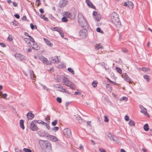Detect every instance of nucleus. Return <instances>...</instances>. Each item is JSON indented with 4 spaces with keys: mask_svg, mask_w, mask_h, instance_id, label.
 <instances>
[{
    "mask_svg": "<svg viewBox=\"0 0 152 152\" xmlns=\"http://www.w3.org/2000/svg\"><path fill=\"white\" fill-rule=\"evenodd\" d=\"M111 20L113 23L117 27H120L121 24L119 18V15L116 13H112L111 15Z\"/></svg>",
    "mask_w": 152,
    "mask_h": 152,
    "instance_id": "1",
    "label": "nucleus"
},
{
    "mask_svg": "<svg viewBox=\"0 0 152 152\" xmlns=\"http://www.w3.org/2000/svg\"><path fill=\"white\" fill-rule=\"evenodd\" d=\"M39 142L41 148L45 151H49L51 149V144L49 141L40 140Z\"/></svg>",
    "mask_w": 152,
    "mask_h": 152,
    "instance_id": "2",
    "label": "nucleus"
},
{
    "mask_svg": "<svg viewBox=\"0 0 152 152\" xmlns=\"http://www.w3.org/2000/svg\"><path fill=\"white\" fill-rule=\"evenodd\" d=\"M24 40L27 44L29 46L31 47L33 49L38 50L39 47L33 38H31V41L28 39V38H25Z\"/></svg>",
    "mask_w": 152,
    "mask_h": 152,
    "instance_id": "3",
    "label": "nucleus"
},
{
    "mask_svg": "<svg viewBox=\"0 0 152 152\" xmlns=\"http://www.w3.org/2000/svg\"><path fill=\"white\" fill-rule=\"evenodd\" d=\"M62 81L64 84L67 86L69 87L73 90L75 89L76 88L74 84L70 81L67 78L64 77L62 79Z\"/></svg>",
    "mask_w": 152,
    "mask_h": 152,
    "instance_id": "4",
    "label": "nucleus"
},
{
    "mask_svg": "<svg viewBox=\"0 0 152 152\" xmlns=\"http://www.w3.org/2000/svg\"><path fill=\"white\" fill-rule=\"evenodd\" d=\"M78 21L80 25L82 27H84L86 24V20L83 16L80 13L78 15Z\"/></svg>",
    "mask_w": 152,
    "mask_h": 152,
    "instance_id": "5",
    "label": "nucleus"
},
{
    "mask_svg": "<svg viewBox=\"0 0 152 152\" xmlns=\"http://www.w3.org/2000/svg\"><path fill=\"white\" fill-rule=\"evenodd\" d=\"M35 120H34L31 123L30 129L33 131H37L38 129V126H36Z\"/></svg>",
    "mask_w": 152,
    "mask_h": 152,
    "instance_id": "6",
    "label": "nucleus"
},
{
    "mask_svg": "<svg viewBox=\"0 0 152 152\" xmlns=\"http://www.w3.org/2000/svg\"><path fill=\"white\" fill-rule=\"evenodd\" d=\"M45 137L48 140L53 142H56L58 140V138L56 137L53 135L48 134L46 135Z\"/></svg>",
    "mask_w": 152,
    "mask_h": 152,
    "instance_id": "7",
    "label": "nucleus"
},
{
    "mask_svg": "<svg viewBox=\"0 0 152 152\" xmlns=\"http://www.w3.org/2000/svg\"><path fill=\"white\" fill-rule=\"evenodd\" d=\"M63 133L65 137H69L71 135V132L70 129L68 128L65 129L63 131Z\"/></svg>",
    "mask_w": 152,
    "mask_h": 152,
    "instance_id": "8",
    "label": "nucleus"
},
{
    "mask_svg": "<svg viewBox=\"0 0 152 152\" xmlns=\"http://www.w3.org/2000/svg\"><path fill=\"white\" fill-rule=\"evenodd\" d=\"M87 33V30L85 29H83L80 30L79 32V34L81 38H85L86 36Z\"/></svg>",
    "mask_w": 152,
    "mask_h": 152,
    "instance_id": "9",
    "label": "nucleus"
},
{
    "mask_svg": "<svg viewBox=\"0 0 152 152\" xmlns=\"http://www.w3.org/2000/svg\"><path fill=\"white\" fill-rule=\"evenodd\" d=\"M68 0H61L59 1V6L61 8L64 7L68 4Z\"/></svg>",
    "mask_w": 152,
    "mask_h": 152,
    "instance_id": "10",
    "label": "nucleus"
},
{
    "mask_svg": "<svg viewBox=\"0 0 152 152\" xmlns=\"http://www.w3.org/2000/svg\"><path fill=\"white\" fill-rule=\"evenodd\" d=\"M15 56L17 60L21 61H23L25 58L23 55L18 53H16L15 54Z\"/></svg>",
    "mask_w": 152,
    "mask_h": 152,
    "instance_id": "11",
    "label": "nucleus"
},
{
    "mask_svg": "<svg viewBox=\"0 0 152 152\" xmlns=\"http://www.w3.org/2000/svg\"><path fill=\"white\" fill-rule=\"evenodd\" d=\"M122 77L124 79V80L127 82H128L130 83L131 82L132 80L128 76L127 74L126 73H124L122 75Z\"/></svg>",
    "mask_w": 152,
    "mask_h": 152,
    "instance_id": "12",
    "label": "nucleus"
},
{
    "mask_svg": "<svg viewBox=\"0 0 152 152\" xmlns=\"http://www.w3.org/2000/svg\"><path fill=\"white\" fill-rule=\"evenodd\" d=\"M124 5L127 6L129 9H132L134 7V4L131 1H128L125 2L124 4Z\"/></svg>",
    "mask_w": 152,
    "mask_h": 152,
    "instance_id": "13",
    "label": "nucleus"
},
{
    "mask_svg": "<svg viewBox=\"0 0 152 152\" xmlns=\"http://www.w3.org/2000/svg\"><path fill=\"white\" fill-rule=\"evenodd\" d=\"M39 59L44 64H45L47 65H48L50 64V62L48 60L47 58L43 56L39 57Z\"/></svg>",
    "mask_w": 152,
    "mask_h": 152,
    "instance_id": "14",
    "label": "nucleus"
},
{
    "mask_svg": "<svg viewBox=\"0 0 152 152\" xmlns=\"http://www.w3.org/2000/svg\"><path fill=\"white\" fill-rule=\"evenodd\" d=\"M93 15L94 18L97 21H99L101 19V15L99 14L96 11H94L93 13Z\"/></svg>",
    "mask_w": 152,
    "mask_h": 152,
    "instance_id": "15",
    "label": "nucleus"
},
{
    "mask_svg": "<svg viewBox=\"0 0 152 152\" xmlns=\"http://www.w3.org/2000/svg\"><path fill=\"white\" fill-rule=\"evenodd\" d=\"M63 15L68 18H71L72 14L69 12H64L63 13Z\"/></svg>",
    "mask_w": 152,
    "mask_h": 152,
    "instance_id": "16",
    "label": "nucleus"
},
{
    "mask_svg": "<svg viewBox=\"0 0 152 152\" xmlns=\"http://www.w3.org/2000/svg\"><path fill=\"white\" fill-rule=\"evenodd\" d=\"M86 2L87 5L89 7L94 9H95V7L93 5V4L89 0H86Z\"/></svg>",
    "mask_w": 152,
    "mask_h": 152,
    "instance_id": "17",
    "label": "nucleus"
},
{
    "mask_svg": "<svg viewBox=\"0 0 152 152\" xmlns=\"http://www.w3.org/2000/svg\"><path fill=\"white\" fill-rule=\"evenodd\" d=\"M107 136L111 141H114L115 140V137L113 136L111 133H108L107 134Z\"/></svg>",
    "mask_w": 152,
    "mask_h": 152,
    "instance_id": "18",
    "label": "nucleus"
},
{
    "mask_svg": "<svg viewBox=\"0 0 152 152\" xmlns=\"http://www.w3.org/2000/svg\"><path fill=\"white\" fill-rule=\"evenodd\" d=\"M29 73L30 74L31 78L32 79H34V78H36V77L33 71L31 70H30Z\"/></svg>",
    "mask_w": 152,
    "mask_h": 152,
    "instance_id": "19",
    "label": "nucleus"
},
{
    "mask_svg": "<svg viewBox=\"0 0 152 152\" xmlns=\"http://www.w3.org/2000/svg\"><path fill=\"white\" fill-rule=\"evenodd\" d=\"M27 117L29 119H32L34 117V114L31 113H28L26 115Z\"/></svg>",
    "mask_w": 152,
    "mask_h": 152,
    "instance_id": "20",
    "label": "nucleus"
},
{
    "mask_svg": "<svg viewBox=\"0 0 152 152\" xmlns=\"http://www.w3.org/2000/svg\"><path fill=\"white\" fill-rule=\"evenodd\" d=\"M44 40L45 42H46L47 45L49 46L50 47L52 46L53 44L51 43L50 41H49L48 39L44 38Z\"/></svg>",
    "mask_w": 152,
    "mask_h": 152,
    "instance_id": "21",
    "label": "nucleus"
},
{
    "mask_svg": "<svg viewBox=\"0 0 152 152\" xmlns=\"http://www.w3.org/2000/svg\"><path fill=\"white\" fill-rule=\"evenodd\" d=\"M51 29L53 31H57L58 33L60 32V31L61 30V29L57 27L51 28Z\"/></svg>",
    "mask_w": 152,
    "mask_h": 152,
    "instance_id": "22",
    "label": "nucleus"
},
{
    "mask_svg": "<svg viewBox=\"0 0 152 152\" xmlns=\"http://www.w3.org/2000/svg\"><path fill=\"white\" fill-rule=\"evenodd\" d=\"M106 86L107 90L109 91L110 92H111L112 90V88L111 87V85L109 84H107Z\"/></svg>",
    "mask_w": 152,
    "mask_h": 152,
    "instance_id": "23",
    "label": "nucleus"
},
{
    "mask_svg": "<svg viewBox=\"0 0 152 152\" xmlns=\"http://www.w3.org/2000/svg\"><path fill=\"white\" fill-rule=\"evenodd\" d=\"M24 121L23 120H21L20 121V127L23 129H24L25 128L24 126Z\"/></svg>",
    "mask_w": 152,
    "mask_h": 152,
    "instance_id": "24",
    "label": "nucleus"
},
{
    "mask_svg": "<svg viewBox=\"0 0 152 152\" xmlns=\"http://www.w3.org/2000/svg\"><path fill=\"white\" fill-rule=\"evenodd\" d=\"M141 112L143 114H144L145 115H148L147 112V110L145 108H144V109L142 110L141 111Z\"/></svg>",
    "mask_w": 152,
    "mask_h": 152,
    "instance_id": "25",
    "label": "nucleus"
},
{
    "mask_svg": "<svg viewBox=\"0 0 152 152\" xmlns=\"http://www.w3.org/2000/svg\"><path fill=\"white\" fill-rule=\"evenodd\" d=\"M144 79L146 80V81L148 82L150 81V79L149 76L148 75H145L143 76Z\"/></svg>",
    "mask_w": 152,
    "mask_h": 152,
    "instance_id": "26",
    "label": "nucleus"
},
{
    "mask_svg": "<svg viewBox=\"0 0 152 152\" xmlns=\"http://www.w3.org/2000/svg\"><path fill=\"white\" fill-rule=\"evenodd\" d=\"M67 18L66 17L64 16V17L61 19V20L63 22H67L68 21Z\"/></svg>",
    "mask_w": 152,
    "mask_h": 152,
    "instance_id": "27",
    "label": "nucleus"
},
{
    "mask_svg": "<svg viewBox=\"0 0 152 152\" xmlns=\"http://www.w3.org/2000/svg\"><path fill=\"white\" fill-rule=\"evenodd\" d=\"M144 129L145 131H148L149 130V126L148 124H145L144 126Z\"/></svg>",
    "mask_w": 152,
    "mask_h": 152,
    "instance_id": "28",
    "label": "nucleus"
},
{
    "mask_svg": "<svg viewBox=\"0 0 152 152\" xmlns=\"http://www.w3.org/2000/svg\"><path fill=\"white\" fill-rule=\"evenodd\" d=\"M129 124L130 126H134L135 125V124L134 123V122L132 120H130L129 122Z\"/></svg>",
    "mask_w": 152,
    "mask_h": 152,
    "instance_id": "29",
    "label": "nucleus"
},
{
    "mask_svg": "<svg viewBox=\"0 0 152 152\" xmlns=\"http://www.w3.org/2000/svg\"><path fill=\"white\" fill-rule=\"evenodd\" d=\"M42 123V125H45L46 126L48 129L49 130L50 129V127L49 124L44 122Z\"/></svg>",
    "mask_w": 152,
    "mask_h": 152,
    "instance_id": "30",
    "label": "nucleus"
},
{
    "mask_svg": "<svg viewBox=\"0 0 152 152\" xmlns=\"http://www.w3.org/2000/svg\"><path fill=\"white\" fill-rule=\"evenodd\" d=\"M30 27L31 29L32 30L34 29V28H37V26L36 25H34L32 23H31L30 25Z\"/></svg>",
    "mask_w": 152,
    "mask_h": 152,
    "instance_id": "31",
    "label": "nucleus"
},
{
    "mask_svg": "<svg viewBox=\"0 0 152 152\" xmlns=\"http://www.w3.org/2000/svg\"><path fill=\"white\" fill-rule=\"evenodd\" d=\"M98 83L96 81H94L92 83V86L94 87H96L97 86V84Z\"/></svg>",
    "mask_w": 152,
    "mask_h": 152,
    "instance_id": "32",
    "label": "nucleus"
},
{
    "mask_svg": "<svg viewBox=\"0 0 152 152\" xmlns=\"http://www.w3.org/2000/svg\"><path fill=\"white\" fill-rule=\"evenodd\" d=\"M103 46H101V44L99 43L96 47V50H98L100 48H102Z\"/></svg>",
    "mask_w": 152,
    "mask_h": 152,
    "instance_id": "33",
    "label": "nucleus"
},
{
    "mask_svg": "<svg viewBox=\"0 0 152 152\" xmlns=\"http://www.w3.org/2000/svg\"><path fill=\"white\" fill-rule=\"evenodd\" d=\"M23 151L25 152H32L31 150L29 148H24Z\"/></svg>",
    "mask_w": 152,
    "mask_h": 152,
    "instance_id": "34",
    "label": "nucleus"
},
{
    "mask_svg": "<svg viewBox=\"0 0 152 152\" xmlns=\"http://www.w3.org/2000/svg\"><path fill=\"white\" fill-rule=\"evenodd\" d=\"M96 31L102 34H103L104 33L103 31L102 30H101L100 28L99 27H98L97 28Z\"/></svg>",
    "mask_w": 152,
    "mask_h": 152,
    "instance_id": "35",
    "label": "nucleus"
},
{
    "mask_svg": "<svg viewBox=\"0 0 152 152\" xmlns=\"http://www.w3.org/2000/svg\"><path fill=\"white\" fill-rule=\"evenodd\" d=\"M116 70L117 71V72L119 73V74H121L122 73V70L120 68L116 67Z\"/></svg>",
    "mask_w": 152,
    "mask_h": 152,
    "instance_id": "36",
    "label": "nucleus"
},
{
    "mask_svg": "<svg viewBox=\"0 0 152 152\" xmlns=\"http://www.w3.org/2000/svg\"><path fill=\"white\" fill-rule=\"evenodd\" d=\"M67 70L69 72H70L73 75L75 74L74 71L72 68H68Z\"/></svg>",
    "mask_w": 152,
    "mask_h": 152,
    "instance_id": "37",
    "label": "nucleus"
},
{
    "mask_svg": "<svg viewBox=\"0 0 152 152\" xmlns=\"http://www.w3.org/2000/svg\"><path fill=\"white\" fill-rule=\"evenodd\" d=\"M57 122H58L57 120H54V121L52 122V125L53 126H55L57 124Z\"/></svg>",
    "mask_w": 152,
    "mask_h": 152,
    "instance_id": "38",
    "label": "nucleus"
},
{
    "mask_svg": "<svg viewBox=\"0 0 152 152\" xmlns=\"http://www.w3.org/2000/svg\"><path fill=\"white\" fill-rule=\"evenodd\" d=\"M35 121H36V123H37L38 124H42V123H43L44 122V121H42V120H35Z\"/></svg>",
    "mask_w": 152,
    "mask_h": 152,
    "instance_id": "39",
    "label": "nucleus"
},
{
    "mask_svg": "<svg viewBox=\"0 0 152 152\" xmlns=\"http://www.w3.org/2000/svg\"><path fill=\"white\" fill-rule=\"evenodd\" d=\"M24 34L26 36H28L29 37V38H28V39L30 40V41L31 40V38H33L31 36L29 35L28 34L27 32H25Z\"/></svg>",
    "mask_w": 152,
    "mask_h": 152,
    "instance_id": "40",
    "label": "nucleus"
},
{
    "mask_svg": "<svg viewBox=\"0 0 152 152\" xmlns=\"http://www.w3.org/2000/svg\"><path fill=\"white\" fill-rule=\"evenodd\" d=\"M59 129V127H58L56 126L55 127H53L52 128V130L55 132H56Z\"/></svg>",
    "mask_w": 152,
    "mask_h": 152,
    "instance_id": "41",
    "label": "nucleus"
},
{
    "mask_svg": "<svg viewBox=\"0 0 152 152\" xmlns=\"http://www.w3.org/2000/svg\"><path fill=\"white\" fill-rule=\"evenodd\" d=\"M59 33L60 34V35L61 36L62 38H64V34L63 33V32L61 30L60 31V32H59Z\"/></svg>",
    "mask_w": 152,
    "mask_h": 152,
    "instance_id": "42",
    "label": "nucleus"
},
{
    "mask_svg": "<svg viewBox=\"0 0 152 152\" xmlns=\"http://www.w3.org/2000/svg\"><path fill=\"white\" fill-rule=\"evenodd\" d=\"M142 70L144 72H146L148 71L149 69L147 68L143 67L142 68Z\"/></svg>",
    "mask_w": 152,
    "mask_h": 152,
    "instance_id": "43",
    "label": "nucleus"
},
{
    "mask_svg": "<svg viewBox=\"0 0 152 152\" xmlns=\"http://www.w3.org/2000/svg\"><path fill=\"white\" fill-rule=\"evenodd\" d=\"M104 121L105 122H108L109 121V120L107 116L105 115L104 116Z\"/></svg>",
    "mask_w": 152,
    "mask_h": 152,
    "instance_id": "44",
    "label": "nucleus"
},
{
    "mask_svg": "<svg viewBox=\"0 0 152 152\" xmlns=\"http://www.w3.org/2000/svg\"><path fill=\"white\" fill-rule=\"evenodd\" d=\"M7 40L9 41H12L13 40L12 37H11L10 35L9 36L7 37Z\"/></svg>",
    "mask_w": 152,
    "mask_h": 152,
    "instance_id": "45",
    "label": "nucleus"
},
{
    "mask_svg": "<svg viewBox=\"0 0 152 152\" xmlns=\"http://www.w3.org/2000/svg\"><path fill=\"white\" fill-rule=\"evenodd\" d=\"M107 79H108V80L110 81V83L112 84L113 85H116V83L115 82H113V81H112L110 79H109L108 78H107Z\"/></svg>",
    "mask_w": 152,
    "mask_h": 152,
    "instance_id": "46",
    "label": "nucleus"
},
{
    "mask_svg": "<svg viewBox=\"0 0 152 152\" xmlns=\"http://www.w3.org/2000/svg\"><path fill=\"white\" fill-rule=\"evenodd\" d=\"M50 120V119L49 117V116L48 115H47V117L45 118V120L49 123L50 122L49 121Z\"/></svg>",
    "mask_w": 152,
    "mask_h": 152,
    "instance_id": "47",
    "label": "nucleus"
},
{
    "mask_svg": "<svg viewBox=\"0 0 152 152\" xmlns=\"http://www.w3.org/2000/svg\"><path fill=\"white\" fill-rule=\"evenodd\" d=\"M57 101L59 103H61V98L59 97H57L56 99Z\"/></svg>",
    "mask_w": 152,
    "mask_h": 152,
    "instance_id": "48",
    "label": "nucleus"
},
{
    "mask_svg": "<svg viewBox=\"0 0 152 152\" xmlns=\"http://www.w3.org/2000/svg\"><path fill=\"white\" fill-rule=\"evenodd\" d=\"M40 2V0H37L35 4H37V6H39V4Z\"/></svg>",
    "mask_w": 152,
    "mask_h": 152,
    "instance_id": "49",
    "label": "nucleus"
},
{
    "mask_svg": "<svg viewBox=\"0 0 152 152\" xmlns=\"http://www.w3.org/2000/svg\"><path fill=\"white\" fill-rule=\"evenodd\" d=\"M7 94H3L2 95V97L3 98L5 99L7 98Z\"/></svg>",
    "mask_w": 152,
    "mask_h": 152,
    "instance_id": "50",
    "label": "nucleus"
},
{
    "mask_svg": "<svg viewBox=\"0 0 152 152\" xmlns=\"http://www.w3.org/2000/svg\"><path fill=\"white\" fill-rule=\"evenodd\" d=\"M99 150L100 152H107L104 149L102 148H99Z\"/></svg>",
    "mask_w": 152,
    "mask_h": 152,
    "instance_id": "51",
    "label": "nucleus"
},
{
    "mask_svg": "<svg viewBox=\"0 0 152 152\" xmlns=\"http://www.w3.org/2000/svg\"><path fill=\"white\" fill-rule=\"evenodd\" d=\"M84 146L83 145L81 144L80 145V146L79 147V149L80 150H84Z\"/></svg>",
    "mask_w": 152,
    "mask_h": 152,
    "instance_id": "52",
    "label": "nucleus"
},
{
    "mask_svg": "<svg viewBox=\"0 0 152 152\" xmlns=\"http://www.w3.org/2000/svg\"><path fill=\"white\" fill-rule=\"evenodd\" d=\"M0 46L3 47H6V45L3 43H0Z\"/></svg>",
    "mask_w": 152,
    "mask_h": 152,
    "instance_id": "53",
    "label": "nucleus"
},
{
    "mask_svg": "<svg viewBox=\"0 0 152 152\" xmlns=\"http://www.w3.org/2000/svg\"><path fill=\"white\" fill-rule=\"evenodd\" d=\"M15 17L17 19H19L20 18V16L18 14H15L14 15Z\"/></svg>",
    "mask_w": 152,
    "mask_h": 152,
    "instance_id": "54",
    "label": "nucleus"
},
{
    "mask_svg": "<svg viewBox=\"0 0 152 152\" xmlns=\"http://www.w3.org/2000/svg\"><path fill=\"white\" fill-rule=\"evenodd\" d=\"M125 119L126 120V121H128L129 120V117L127 115H126L125 116Z\"/></svg>",
    "mask_w": 152,
    "mask_h": 152,
    "instance_id": "55",
    "label": "nucleus"
},
{
    "mask_svg": "<svg viewBox=\"0 0 152 152\" xmlns=\"http://www.w3.org/2000/svg\"><path fill=\"white\" fill-rule=\"evenodd\" d=\"M122 99L123 100H125L127 101L128 100V98L124 96L122 98Z\"/></svg>",
    "mask_w": 152,
    "mask_h": 152,
    "instance_id": "56",
    "label": "nucleus"
},
{
    "mask_svg": "<svg viewBox=\"0 0 152 152\" xmlns=\"http://www.w3.org/2000/svg\"><path fill=\"white\" fill-rule=\"evenodd\" d=\"M62 91L63 92H66L67 93H69V92L68 91H66L65 89H63L62 90Z\"/></svg>",
    "mask_w": 152,
    "mask_h": 152,
    "instance_id": "57",
    "label": "nucleus"
},
{
    "mask_svg": "<svg viewBox=\"0 0 152 152\" xmlns=\"http://www.w3.org/2000/svg\"><path fill=\"white\" fill-rule=\"evenodd\" d=\"M15 152H22V151L18 149H16L15 150Z\"/></svg>",
    "mask_w": 152,
    "mask_h": 152,
    "instance_id": "58",
    "label": "nucleus"
},
{
    "mask_svg": "<svg viewBox=\"0 0 152 152\" xmlns=\"http://www.w3.org/2000/svg\"><path fill=\"white\" fill-rule=\"evenodd\" d=\"M40 17L41 18L43 19L45 17V16L43 14H41L40 15Z\"/></svg>",
    "mask_w": 152,
    "mask_h": 152,
    "instance_id": "59",
    "label": "nucleus"
},
{
    "mask_svg": "<svg viewBox=\"0 0 152 152\" xmlns=\"http://www.w3.org/2000/svg\"><path fill=\"white\" fill-rule=\"evenodd\" d=\"M39 11L41 13H43L44 12V11L42 9H39Z\"/></svg>",
    "mask_w": 152,
    "mask_h": 152,
    "instance_id": "60",
    "label": "nucleus"
},
{
    "mask_svg": "<svg viewBox=\"0 0 152 152\" xmlns=\"http://www.w3.org/2000/svg\"><path fill=\"white\" fill-rule=\"evenodd\" d=\"M53 61L55 60V61L56 62H57L58 61V57L57 56L56 57V58H55V60L54 59H53Z\"/></svg>",
    "mask_w": 152,
    "mask_h": 152,
    "instance_id": "61",
    "label": "nucleus"
},
{
    "mask_svg": "<svg viewBox=\"0 0 152 152\" xmlns=\"http://www.w3.org/2000/svg\"><path fill=\"white\" fill-rule=\"evenodd\" d=\"M43 19H44V20L46 21H48V18L46 17H45Z\"/></svg>",
    "mask_w": 152,
    "mask_h": 152,
    "instance_id": "62",
    "label": "nucleus"
},
{
    "mask_svg": "<svg viewBox=\"0 0 152 152\" xmlns=\"http://www.w3.org/2000/svg\"><path fill=\"white\" fill-rule=\"evenodd\" d=\"M120 152H126V151H125L123 149H121L120 150Z\"/></svg>",
    "mask_w": 152,
    "mask_h": 152,
    "instance_id": "63",
    "label": "nucleus"
},
{
    "mask_svg": "<svg viewBox=\"0 0 152 152\" xmlns=\"http://www.w3.org/2000/svg\"><path fill=\"white\" fill-rule=\"evenodd\" d=\"M149 134L150 135L152 136V130H150L149 131Z\"/></svg>",
    "mask_w": 152,
    "mask_h": 152,
    "instance_id": "64",
    "label": "nucleus"
}]
</instances>
